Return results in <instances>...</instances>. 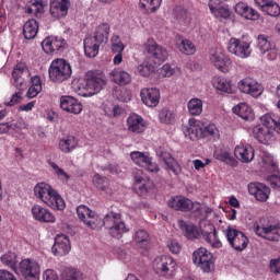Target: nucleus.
Returning a JSON list of instances; mask_svg holds the SVG:
<instances>
[{
  "mask_svg": "<svg viewBox=\"0 0 280 280\" xmlns=\"http://www.w3.org/2000/svg\"><path fill=\"white\" fill-rule=\"evenodd\" d=\"M77 215L88 229H102V226H106L108 229L112 237H116L119 240L124 233H128V229L126 228V223L121 220V214L109 212L106 214L103 220L100 214L95 211H92L86 206H79L77 208Z\"/></svg>",
  "mask_w": 280,
  "mask_h": 280,
  "instance_id": "f257e3e1",
  "label": "nucleus"
},
{
  "mask_svg": "<svg viewBox=\"0 0 280 280\" xmlns=\"http://www.w3.org/2000/svg\"><path fill=\"white\" fill-rule=\"evenodd\" d=\"M34 196L37 197L46 207L54 209L55 211H65L67 203L58 190L54 189L51 185L40 182L34 186Z\"/></svg>",
  "mask_w": 280,
  "mask_h": 280,
  "instance_id": "f03ea898",
  "label": "nucleus"
},
{
  "mask_svg": "<svg viewBox=\"0 0 280 280\" xmlns=\"http://www.w3.org/2000/svg\"><path fill=\"white\" fill-rule=\"evenodd\" d=\"M106 84H108V80L102 70L89 71L85 74L84 90L86 93H80V95L83 97H93V95H97Z\"/></svg>",
  "mask_w": 280,
  "mask_h": 280,
  "instance_id": "7ed1b4c3",
  "label": "nucleus"
},
{
  "mask_svg": "<svg viewBox=\"0 0 280 280\" xmlns=\"http://www.w3.org/2000/svg\"><path fill=\"white\" fill-rule=\"evenodd\" d=\"M48 73L50 82L62 84V82H66V80L71 78L73 70L71 68V63H69L66 59L57 58L51 61Z\"/></svg>",
  "mask_w": 280,
  "mask_h": 280,
  "instance_id": "20e7f679",
  "label": "nucleus"
},
{
  "mask_svg": "<svg viewBox=\"0 0 280 280\" xmlns=\"http://www.w3.org/2000/svg\"><path fill=\"white\" fill-rule=\"evenodd\" d=\"M223 233L234 250L242 253V250H246L248 247V236L244 234V232L236 230L233 226H228Z\"/></svg>",
  "mask_w": 280,
  "mask_h": 280,
  "instance_id": "39448f33",
  "label": "nucleus"
},
{
  "mask_svg": "<svg viewBox=\"0 0 280 280\" xmlns=\"http://www.w3.org/2000/svg\"><path fill=\"white\" fill-rule=\"evenodd\" d=\"M144 50L154 65H161L167 60V49L159 45L154 38H149L143 44Z\"/></svg>",
  "mask_w": 280,
  "mask_h": 280,
  "instance_id": "423d86ee",
  "label": "nucleus"
},
{
  "mask_svg": "<svg viewBox=\"0 0 280 280\" xmlns=\"http://www.w3.org/2000/svg\"><path fill=\"white\" fill-rule=\"evenodd\" d=\"M226 47L229 54H233V56H236L237 58H250V54H253L250 43L245 42L244 39H238L236 37H231Z\"/></svg>",
  "mask_w": 280,
  "mask_h": 280,
  "instance_id": "0eeeda50",
  "label": "nucleus"
},
{
  "mask_svg": "<svg viewBox=\"0 0 280 280\" xmlns=\"http://www.w3.org/2000/svg\"><path fill=\"white\" fill-rule=\"evenodd\" d=\"M192 261L203 272L213 270V255L205 247H200L192 254Z\"/></svg>",
  "mask_w": 280,
  "mask_h": 280,
  "instance_id": "6e6552de",
  "label": "nucleus"
},
{
  "mask_svg": "<svg viewBox=\"0 0 280 280\" xmlns=\"http://www.w3.org/2000/svg\"><path fill=\"white\" fill-rule=\"evenodd\" d=\"M15 275H21L26 280H36L38 279V275H40V265L30 258L23 259L19 264Z\"/></svg>",
  "mask_w": 280,
  "mask_h": 280,
  "instance_id": "1a4fd4ad",
  "label": "nucleus"
},
{
  "mask_svg": "<svg viewBox=\"0 0 280 280\" xmlns=\"http://www.w3.org/2000/svg\"><path fill=\"white\" fill-rule=\"evenodd\" d=\"M254 233L261 237L262 240H267V242H279L280 240V224H269L260 226L259 223H254Z\"/></svg>",
  "mask_w": 280,
  "mask_h": 280,
  "instance_id": "9d476101",
  "label": "nucleus"
},
{
  "mask_svg": "<svg viewBox=\"0 0 280 280\" xmlns=\"http://www.w3.org/2000/svg\"><path fill=\"white\" fill-rule=\"evenodd\" d=\"M210 62L219 69V71H222V73H229L231 67H233V61H231V58H229L221 48H215L211 51Z\"/></svg>",
  "mask_w": 280,
  "mask_h": 280,
  "instance_id": "9b49d317",
  "label": "nucleus"
},
{
  "mask_svg": "<svg viewBox=\"0 0 280 280\" xmlns=\"http://www.w3.org/2000/svg\"><path fill=\"white\" fill-rule=\"evenodd\" d=\"M31 75L32 74L30 73V69H27L25 63H18L12 71L13 85L15 89L19 91H25V88L27 86V80H30Z\"/></svg>",
  "mask_w": 280,
  "mask_h": 280,
  "instance_id": "f8f14e48",
  "label": "nucleus"
},
{
  "mask_svg": "<svg viewBox=\"0 0 280 280\" xmlns=\"http://www.w3.org/2000/svg\"><path fill=\"white\" fill-rule=\"evenodd\" d=\"M155 272L163 275V277H172L176 270V260L170 256H162L156 258L153 262Z\"/></svg>",
  "mask_w": 280,
  "mask_h": 280,
  "instance_id": "ddd939ff",
  "label": "nucleus"
},
{
  "mask_svg": "<svg viewBox=\"0 0 280 280\" xmlns=\"http://www.w3.org/2000/svg\"><path fill=\"white\" fill-rule=\"evenodd\" d=\"M238 90L245 95H252V97H259L264 93V88L259 82L253 78H245L237 83Z\"/></svg>",
  "mask_w": 280,
  "mask_h": 280,
  "instance_id": "4468645a",
  "label": "nucleus"
},
{
  "mask_svg": "<svg viewBox=\"0 0 280 280\" xmlns=\"http://www.w3.org/2000/svg\"><path fill=\"white\" fill-rule=\"evenodd\" d=\"M141 102L149 108H156L161 102V91L156 88H143L140 91Z\"/></svg>",
  "mask_w": 280,
  "mask_h": 280,
  "instance_id": "2eb2a0df",
  "label": "nucleus"
},
{
  "mask_svg": "<svg viewBox=\"0 0 280 280\" xmlns=\"http://www.w3.org/2000/svg\"><path fill=\"white\" fill-rule=\"evenodd\" d=\"M183 130L185 137L190 139V141H198V139H202V122L196 118H190Z\"/></svg>",
  "mask_w": 280,
  "mask_h": 280,
  "instance_id": "dca6fc26",
  "label": "nucleus"
},
{
  "mask_svg": "<svg viewBox=\"0 0 280 280\" xmlns=\"http://www.w3.org/2000/svg\"><path fill=\"white\" fill-rule=\"evenodd\" d=\"M248 191L258 202H268L270 198V187L264 183H250L248 185Z\"/></svg>",
  "mask_w": 280,
  "mask_h": 280,
  "instance_id": "f3484780",
  "label": "nucleus"
},
{
  "mask_svg": "<svg viewBox=\"0 0 280 280\" xmlns=\"http://www.w3.org/2000/svg\"><path fill=\"white\" fill-rule=\"evenodd\" d=\"M71 250V241H69V236L65 234H58L55 237V244L52 245V253L56 257H65V255H69Z\"/></svg>",
  "mask_w": 280,
  "mask_h": 280,
  "instance_id": "a211bd4d",
  "label": "nucleus"
},
{
  "mask_svg": "<svg viewBox=\"0 0 280 280\" xmlns=\"http://www.w3.org/2000/svg\"><path fill=\"white\" fill-rule=\"evenodd\" d=\"M31 213L37 222H44L46 224L56 223V215L51 211L40 205H35L31 209Z\"/></svg>",
  "mask_w": 280,
  "mask_h": 280,
  "instance_id": "6ab92c4d",
  "label": "nucleus"
},
{
  "mask_svg": "<svg viewBox=\"0 0 280 280\" xmlns=\"http://www.w3.org/2000/svg\"><path fill=\"white\" fill-rule=\"evenodd\" d=\"M234 156L241 163H250L255 159V149L248 143H240L234 149Z\"/></svg>",
  "mask_w": 280,
  "mask_h": 280,
  "instance_id": "aec40b11",
  "label": "nucleus"
},
{
  "mask_svg": "<svg viewBox=\"0 0 280 280\" xmlns=\"http://www.w3.org/2000/svg\"><path fill=\"white\" fill-rule=\"evenodd\" d=\"M65 45H67V42L62 37L50 36L42 42V49L45 54H55V51L65 49Z\"/></svg>",
  "mask_w": 280,
  "mask_h": 280,
  "instance_id": "412c9836",
  "label": "nucleus"
},
{
  "mask_svg": "<svg viewBox=\"0 0 280 280\" xmlns=\"http://www.w3.org/2000/svg\"><path fill=\"white\" fill-rule=\"evenodd\" d=\"M253 135L259 143H264L265 145H269L275 141V131L266 126L257 125L253 129Z\"/></svg>",
  "mask_w": 280,
  "mask_h": 280,
  "instance_id": "4be33fe9",
  "label": "nucleus"
},
{
  "mask_svg": "<svg viewBox=\"0 0 280 280\" xmlns=\"http://www.w3.org/2000/svg\"><path fill=\"white\" fill-rule=\"evenodd\" d=\"M60 108L66 113H71L72 115H80L82 113V103L73 96H61L60 97Z\"/></svg>",
  "mask_w": 280,
  "mask_h": 280,
  "instance_id": "5701e85b",
  "label": "nucleus"
},
{
  "mask_svg": "<svg viewBox=\"0 0 280 280\" xmlns=\"http://www.w3.org/2000/svg\"><path fill=\"white\" fill-rule=\"evenodd\" d=\"M50 14L54 19H65L69 14V0H51Z\"/></svg>",
  "mask_w": 280,
  "mask_h": 280,
  "instance_id": "b1692460",
  "label": "nucleus"
},
{
  "mask_svg": "<svg viewBox=\"0 0 280 280\" xmlns=\"http://www.w3.org/2000/svg\"><path fill=\"white\" fill-rule=\"evenodd\" d=\"M133 187L136 191H138L141 196L148 194L152 187H154V183L148 179V177L143 176L141 171L136 172L135 175V184Z\"/></svg>",
  "mask_w": 280,
  "mask_h": 280,
  "instance_id": "393cba45",
  "label": "nucleus"
},
{
  "mask_svg": "<svg viewBox=\"0 0 280 280\" xmlns=\"http://www.w3.org/2000/svg\"><path fill=\"white\" fill-rule=\"evenodd\" d=\"M158 156L165 163L167 170L172 172L175 176H178L180 174V165L176 160L172 156V153L165 151L164 149H160L158 151Z\"/></svg>",
  "mask_w": 280,
  "mask_h": 280,
  "instance_id": "a878e982",
  "label": "nucleus"
},
{
  "mask_svg": "<svg viewBox=\"0 0 280 280\" xmlns=\"http://www.w3.org/2000/svg\"><path fill=\"white\" fill-rule=\"evenodd\" d=\"M235 12L238 14V16H242L247 21H259V12L244 2H238L235 5Z\"/></svg>",
  "mask_w": 280,
  "mask_h": 280,
  "instance_id": "bb28decb",
  "label": "nucleus"
},
{
  "mask_svg": "<svg viewBox=\"0 0 280 280\" xmlns=\"http://www.w3.org/2000/svg\"><path fill=\"white\" fill-rule=\"evenodd\" d=\"M201 235L210 246L213 248H222V242L218 238V231L215 230V225L212 223H208L206 225V230L201 231Z\"/></svg>",
  "mask_w": 280,
  "mask_h": 280,
  "instance_id": "cd10ccee",
  "label": "nucleus"
},
{
  "mask_svg": "<svg viewBox=\"0 0 280 280\" xmlns=\"http://www.w3.org/2000/svg\"><path fill=\"white\" fill-rule=\"evenodd\" d=\"M109 78L112 82L115 84H119V86H127V84H130L132 82V75L125 71L121 68H116L109 72Z\"/></svg>",
  "mask_w": 280,
  "mask_h": 280,
  "instance_id": "c85d7f7f",
  "label": "nucleus"
},
{
  "mask_svg": "<svg viewBox=\"0 0 280 280\" xmlns=\"http://www.w3.org/2000/svg\"><path fill=\"white\" fill-rule=\"evenodd\" d=\"M168 207L175 211H191L194 209V201L187 197L176 196L168 200Z\"/></svg>",
  "mask_w": 280,
  "mask_h": 280,
  "instance_id": "c756f323",
  "label": "nucleus"
},
{
  "mask_svg": "<svg viewBox=\"0 0 280 280\" xmlns=\"http://www.w3.org/2000/svg\"><path fill=\"white\" fill-rule=\"evenodd\" d=\"M108 36H110V24L104 22L101 23L94 33V40L97 45H104L108 43Z\"/></svg>",
  "mask_w": 280,
  "mask_h": 280,
  "instance_id": "7c9ffc66",
  "label": "nucleus"
},
{
  "mask_svg": "<svg viewBox=\"0 0 280 280\" xmlns=\"http://www.w3.org/2000/svg\"><path fill=\"white\" fill-rule=\"evenodd\" d=\"M127 127L130 132H137L141 133L145 130V122L143 121V117L137 115V114H131L127 118Z\"/></svg>",
  "mask_w": 280,
  "mask_h": 280,
  "instance_id": "2f4dec72",
  "label": "nucleus"
},
{
  "mask_svg": "<svg viewBox=\"0 0 280 280\" xmlns=\"http://www.w3.org/2000/svg\"><path fill=\"white\" fill-rule=\"evenodd\" d=\"M178 226L180 229V231H183L185 237H187V240H198V237H200V230L198 229V226L189 223L187 224L185 221L179 220L178 221Z\"/></svg>",
  "mask_w": 280,
  "mask_h": 280,
  "instance_id": "473e14b6",
  "label": "nucleus"
},
{
  "mask_svg": "<svg viewBox=\"0 0 280 280\" xmlns=\"http://www.w3.org/2000/svg\"><path fill=\"white\" fill-rule=\"evenodd\" d=\"M218 0H210L208 8L215 19H229L231 16V10L225 7H219Z\"/></svg>",
  "mask_w": 280,
  "mask_h": 280,
  "instance_id": "72a5a7b5",
  "label": "nucleus"
},
{
  "mask_svg": "<svg viewBox=\"0 0 280 280\" xmlns=\"http://www.w3.org/2000/svg\"><path fill=\"white\" fill-rule=\"evenodd\" d=\"M78 148V139L75 136H67L59 141V150L63 154H71Z\"/></svg>",
  "mask_w": 280,
  "mask_h": 280,
  "instance_id": "f704fd0d",
  "label": "nucleus"
},
{
  "mask_svg": "<svg viewBox=\"0 0 280 280\" xmlns=\"http://www.w3.org/2000/svg\"><path fill=\"white\" fill-rule=\"evenodd\" d=\"M36 34H38V21L32 19L25 22L23 25V36L26 40H33L36 38Z\"/></svg>",
  "mask_w": 280,
  "mask_h": 280,
  "instance_id": "c9c22d12",
  "label": "nucleus"
},
{
  "mask_svg": "<svg viewBox=\"0 0 280 280\" xmlns=\"http://www.w3.org/2000/svg\"><path fill=\"white\" fill-rule=\"evenodd\" d=\"M232 110L235 115H238V117L245 119L246 121H248L249 119H254L255 117V114H253V109L246 103H240L238 105L234 106Z\"/></svg>",
  "mask_w": 280,
  "mask_h": 280,
  "instance_id": "e433bc0d",
  "label": "nucleus"
},
{
  "mask_svg": "<svg viewBox=\"0 0 280 280\" xmlns=\"http://www.w3.org/2000/svg\"><path fill=\"white\" fill-rule=\"evenodd\" d=\"M260 166L266 167L267 170H270L273 174L276 172H279V166L277 165V161H275V158L272 154L268 152H262L260 154Z\"/></svg>",
  "mask_w": 280,
  "mask_h": 280,
  "instance_id": "4c0bfd02",
  "label": "nucleus"
},
{
  "mask_svg": "<svg viewBox=\"0 0 280 280\" xmlns=\"http://www.w3.org/2000/svg\"><path fill=\"white\" fill-rule=\"evenodd\" d=\"M203 106L205 104L202 103V100L194 97L188 101L187 110L192 117H198L202 115Z\"/></svg>",
  "mask_w": 280,
  "mask_h": 280,
  "instance_id": "58836bf2",
  "label": "nucleus"
},
{
  "mask_svg": "<svg viewBox=\"0 0 280 280\" xmlns=\"http://www.w3.org/2000/svg\"><path fill=\"white\" fill-rule=\"evenodd\" d=\"M130 159L135 165H138V167H145L152 158L145 152L132 151L130 153Z\"/></svg>",
  "mask_w": 280,
  "mask_h": 280,
  "instance_id": "ea45409f",
  "label": "nucleus"
},
{
  "mask_svg": "<svg viewBox=\"0 0 280 280\" xmlns=\"http://www.w3.org/2000/svg\"><path fill=\"white\" fill-rule=\"evenodd\" d=\"M163 0H140L139 5L147 14H153L159 8H161Z\"/></svg>",
  "mask_w": 280,
  "mask_h": 280,
  "instance_id": "a19ab883",
  "label": "nucleus"
},
{
  "mask_svg": "<svg viewBox=\"0 0 280 280\" xmlns=\"http://www.w3.org/2000/svg\"><path fill=\"white\" fill-rule=\"evenodd\" d=\"M177 49L185 56H194L196 54V45L189 39L179 38L177 42Z\"/></svg>",
  "mask_w": 280,
  "mask_h": 280,
  "instance_id": "79ce46f5",
  "label": "nucleus"
},
{
  "mask_svg": "<svg viewBox=\"0 0 280 280\" xmlns=\"http://www.w3.org/2000/svg\"><path fill=\"white\" fill-rule=\"evenodd\" d=\"M84 54L88 58H95L100 54V45L93 44V38L86 37L84 39Z\"/></svg>",
  "mask_w": 280,
  "mask_h": 280,
  "instance_id": "37998d69",
  "label": "nucleus"
},
{
  "mask_svg": "<svg viewBox=\"0 0 280 280\" xmlns=\"http://www.w3.org/2000/svg\"><path fill=\"white\" fill-rule=\"evenodd\" d=\"M0 260L3 264V266L11 268L13 272H16V269L19 267L16 266L18 257L15 253H12V252L7 253L1 256Z\"/></svg>",
  "mask_w": 280,
  "mask_h": 280,
  "instance_id": "c03bdc74",
  "label": "nucleus"
},
{
  "mask_svg": "<svg viewBox=\"0 0 280 280\" xmlns=\"http://www.w3.org/2000/svg\"><path fill=\"white\" fill-rule=\"evenodd\" d=\"M136 71L139 75H142V78H150L152 73H154V65H152L150 60H145L138 65Z\"/></svg>",
  "mask_w": 280,
  "mask_h": 280,
  "instance_id": "a18cd8bd",
  "label": "nucleus"
},
{
  "mask_svg": "<svg viewBox=\"0 0 280 280\" xmlns=\"http://www.w3.org/2000/svg\"><path fill=\"white\" fill-rule=\"evenodd\" d=\"M212 84L218 91H222L223 93H233V88L231 86V83L224 78H214Z\"/></svg>",
  "mask_w": 280,
  "mask_h": 280,
  "instance_id": "49530a36",
  "label": "nucleus"
},
{
  "mask_svg": "<svg viewBox=\"0 0 280 280\" xmlns=\"http://www.w3.org/2000/svg\"><path fill=\"white\" fill-rule=\"evenodd\" d=\"M92 183L94 187H96V189H100V191H108V187L110 185V183L108 182V178L100 174H95L93 176Z\"/></svg>",
  "mask_w": 280,
  "mask_h": 280,
  "instance_id": "de8ad7c7",
  "label": "nucleus"
},
{
  "mask_svg": "<svg viewBox=\"0 0 280 280\" xmlns=\"http://www.w3.org/2000/svg\"><path fill=\"white\" fill-rule=\"evenodd\" d=\"M135 242L140 248H145L150 244V234L144 230H139L135 234Z\"/></svg>",
  "mask_w": 280,
  "mask_h": 280,
  "instance_id": "09e8293b",
  "label": "nucleus"
},
{
  "mask_svg": "<svg viewBox=\"0 0 280 280\" xmlns=\"http://www.w3.org/2000/svg\"><path fill=\"white\" fill-rule=\"evenodd\" d=\"M205 137H220L218 127L214 124L205 125L201 122V139Z\"/></svg>",
  "mask_w": 280,
  "mask_h": 280,
  "instance_id": "8fccbe9b",
  "label": "nucleus"
},
{
  "mask_svg": "<svg viewBox=\"0 0 280 280\" xmlns=\"http://www.w3.org/2000/svg\"><path fill=\"white\" fill-rule=\"evenodd\" d=\"M49 165L52 170V174H55L59 180H62V183H69L71 177L62 170V167L58 166L56 162H49Z\"/></svg>",
  "mask_w": 280,
  "mask_h": 280,
  "instance_id": "3c124183",
  "label": "nucleus"
},
{
  "mask_svg": "<svg viewBox=\"0 0 280 280\" xmlns=\"http://www.w3.org/2000/svg\"><path fill=\"white\" fill-rule=\"evenodd\" d=\"M110 45L113 54H124V49H126V45H124V42H121V37H119V35L112 36Z\"/></svg>",
  "mask_w": 280,
  "mask_h": 280,
  "instance_id": "603ef678",
  "label": "nucleus"
},
{
  "mask_svg": "<svg viewBox=\"0 0 280 280\" xmlns=\"http://www.w3.org/2000/svg\"><path fill=\"white\" fill-rule=\"evenodd\" d=\"M260 121L266 128H270V130H275L277 128V125L279 121L272 114H265L264 116L260 117Z\"/></svg>",
  "mask_w": 280,
  "mask_h": 280,
  "instance_id": "864d4df0",
  "label": "nucleus"
},
{
  "mask_svg": "<svg viewBox=\"0 0 280 280\" xmlns=\"http://www.w3.org/2000/svg\"><path fill=\"white\" fill-rule=\"evenodd\" d=\"M258 49H260L261 54H266L268 49H270L275 44L268 40V37L265 35H259L257 39Z\"/></svg>",
  "mask_w": 280,
  "mask_h": 280,
  "instance_id": "5fc2aeb1",
  "label": "nucleus"
},
{
  "mask_svg": "<svg viewBox=\"0 0 280 280\" xmlns=\"http://www.w3.org/2000/svg\"><path fill=\"white\" fill-rule=\"evenodd\" d=\"M265 14H268V16H279L280 15V7L279 3L276 1L271 0L267 8L262 10Z\"/></svg>",
  "mask_w": 280,
  "mask_h": 280,
  "instance_id": "6e6d98bb",
  "label": "nucleus"
},
{
  "mask_svg": "<svg viewBox=\"0 0 280 280\" xmlns=\"http://www.w3.org/2000/svg\"><path fill=\"white\" fill-rule=\"evenodd\" d=\"M213 156L217 161H222L223 163H231L233 161L231 153L222 149L214 151Z\"/></svg>",
  "mask_w": 280,
  "mask_h": 280,
  "instance_id": "4d7b16f0",
  "label": "nucleus"
},
{
  "mask_svg": "<svg viewBox=\"0 0 280 280\" xmlns=\"http://www.w3.org/2000/svg\"><path fill=\"white\" fill-rule=\"evenodd\" d=\"M161 124H172L175 119L174 113L167 108H163L159 114Z\"/></svg>",
  "mask_w": 280,
  "mask_h": 280,
  "instance_id": "13d9d810",
  "label": "nucleus"
},
{
  "mask_svg": "<svg viewBox=\"0 0 280 280\" xmlns=\"http://www.w3.org/2000/svg\"><path fill=\"white\" fill-rule=\"evenodd\" d=\"M178 71H180V70H178L176 68H172V66H170V63H165L160 69V74L162 75V78H172V75H176L178 73Z\"/></svg>",
  "mask_w": 280,
  "mask_h": 280,
  "instance_id": "bf43d9fd",
  "label": "nucleus"
},
{
  "mask_svg": "<svg viewBox=\"0 0 280 280\" xmlns=\"http://www.w3.org/2000/svg\"><path fill=\"white\" fill-rule=\"evenodd\" d=\"M65 280H82V272L77 269H69L66 272Z\"/></svg>",
  "mask_w": 280,
  "mask_h": 280,
  "instance_id": "052dcab7",
  "label": "nucleus"
},
{
  "mask_svg": "<svg viewBox=\"0 0 280 280\" xmlns=\"http://www.w3.org/2000/svg\"><path fill=\"white\" fill-rule=\"evenodd\" d=\"M113 96L116 97L118 100V102H128V97H126V90L121 89V88H116L113 91Z\"/></svg>",
  "mask_w": 280,
  "mask_h": 280,
  "instance_id": "680f3d73",
  "label": "nucleus"
},
{
  "mask_svg": "<svg viewBox=\"0 0 280 280\" xmlns=\"http://www.w3.org/2000/svg\"><path fill=\"white\" fill-rule=\"evenodd\" d=\"M32 5L37 14H43V12H45V7L47 5V0H36Z\"/></svg>",
  "mask_w": 280,
  "mask_h": 280,
  "instance_id": "e2e57ef3",
  "label": "nucleus"
},
{
  "mask_svg": "<svg viewBox=\"0 0 280 280\" xmlns=\"http://www.w3.org/2000/svg\"><path fill=\"white\" fill-rule=\"evenodd\" d=\"M265 55L267 60H277L279 50H277V47L273 45L270 49L266 50Z\"/></svg>",
  "mask_w": 280,
  "mask_h": 280,
  "instance_id": "0e129e2a",
  "label": "nucleus"
},
{
  "mask_svg": "<svg viewBox=\"0 0 280 280\" xmlns=\"http://www.w3.org/2000/svg\"><path fill=\"white\" fill-rule=\"evenodd\" d=\"M44 280H58V273L54 269H47L43 273Z\"/></svg>",
  "mask_w": 280,
  "mask_h": 280,
  "instance_id": "69168bd1",
  "label": "nucleus"
},
{
  "mask_svg": "<svg viewBox=\"0 0 280 280\" xmlns=\"http://www.w3.org/2000/svg\"><path fill=\"white\" fill-rule=\"evenodd\" d=\"M269 268L273 272V275H280V258L271 259Z\"/></svg>",
  "mask_w": 280,
  "mask_h": 280,
  "instance_id": "338daca9",
  "label": "nucleus"
},
{
  "mask_svg": "<svg viewBox=\"0 0 280 280\" xmlns=\"http://www.w3.org/2000/svg\"><path fill=\"white\" fill-rule=\"evenodd\" d=\"M267 180L273 189H280V176L271 175Z\"/></svg>",
  "mask_w": 280,
  "mask_h": 280,
  "instance_id": "774afa93",
  "label": "nucleus"
}]
</instances>
